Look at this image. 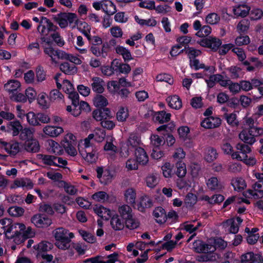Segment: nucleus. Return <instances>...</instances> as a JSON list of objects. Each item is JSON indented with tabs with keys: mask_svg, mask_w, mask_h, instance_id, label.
I'll return each instance as SVG.
<instances>
[{
	"mask_svg": "<svg viewBox=\"0 0 263 263\" xmlns=\"http://www.w3.org/2000/svg\"><path fill=\"white\" fill-rule=\"evenodd\" d=\"M166 101L169 106L172 108L179 109L182 107L181 100L178 96L169 97L166 99Z\"/></svg>",
	"mask_w": 263,
	"mask_h": 263,
	"instance_id": "nucleus-28",
	"label": "nucleus"
},
{
	"mask_svg": "<svg viewBox=\"0 0 263 263\" xmlns=\"http://www.w3.org/2000/svg\"><path fill=\"white\" fill-rule=\"evenodd\" d=\"M140 139L139 136L136 134H131L127 141L126 144L128 147L135 148L136 149L139 147L140 144Z\"/></svg>",
	"mask_w": 263,
	"mask_h": 263,
	"instance_id": "nucleus-29",
	"label": "nucleus"
},
{
	"mask_svg": "<svg viewBox=\"0 0 263 263\" xmlns=\"http://www.w3.org/2000/svg\"><path fill=\"white\" fill-rule=\"evenodd\" d=\"M176 167L177 168L176 175L179 178H183L186 173L185 163L182 161H178L176 162Z\"/></svg>",
	"mask_w": 263,
	"mask_h": 263,
	"instance_id": "nucleus-39",
	"label": "nucleus"
},
{
	"mask_svg": "<svg viewBox=\"0 0 263 263\" xmlns=\"http://www.w3.org/2000/svg\"><path fill=\"white\" fill-rule=\"evenodd\" d=\"M171 114L166 113L164 111H161L159 112L158 115L156 117V120L160 123H163L170 120Z\"/></svg>",
	"mask_w": 263,
	"mask_h": 263,
	"instance_id": "nucleus-57",
	"label": "nucleus"
},
{
	"mask_svg": "<svg viewBox=\"0 0 263 263\" xmlns=\"http://www.w3.org/2000/svg\"><path fill=\"white\" fill-rule=\"evenodd\" d=\"M17 91L10 96V98L12 101L17 102H25L26 101V96L22 93H18Z\"/></svg>",
	"mask_w": 263,
	"mask_h": 263,
	"instance_id": "nucleus-60",
	"label": "nucleus"
},
{
	"mask_svg": "<svg viewBox=\"0 0 263 263\" xmlns=\"http://www.w3.org/2000/svg\"><path fill=\"white\" fill-rule=\"evenodd\" d=\"M211 28L209 26H203L201 29L196 33V35L199 37H204L208 36L211 32Z\"/></svg>",
	"mask_w": 263,
	"mask_h": 263,
	"instance_id": "nucleus-64",
	"label": "nucleus"
},
{
	"mask_svg": "<svg viewBox=\"0 0 263 263\" xmlns=\"http://www.w3.org/2000/svg\"><path fill=\"white\" fill-rule=\"evenodd\" d=\"M79 233L87 242L93 243L96 241V238L92 234L82 230L79 231Z\"/></svg>",
	"mask_w": 263,
	"mask_h": 263,
	"instance_id": "nucleus-59",
	"label": "nucleus"
},
{
	"mask_svg": "<svg viewBox=\"0 0 263 263\" xmlns=\"http://www.w3.org/2000/svg\"><path fill=\"white\" fill-rule=\"evenodd\" d=\"M110 224L113 229L116 231L121 230L124 228V225L118 216H113L110 220Z\"/></svg>",
	"mask_w": 263,
	"mask_h": 263,
	"instance_id": "nucleus-40",
	"label": "nucleus"
},
{
	"mask_svg": "<svg viewBox=\"0 0 263 263\" xmlns=\"http://www.w3.org/2000/svg\"><path fill=\"white\" fill-rule=\"evenodd\" d=\"M153 215L159 223H163L166 221V214L164 209L161 207L156 208L153 212Z\"/></svg>",
	"mask_w": 263,
	"mask_h": 263,
	"instance_id": "nucleus-21",
	"label": "nucleus"
},
{
	"mask_svg": "<svg viewBox=\"0 0 263 263\" xmlns=\"http://www.w3.org/2000/svg\"><path fill=\"white\" fill-rule=\"evenodd\" d=\"M19 231L20 232H17V234L14 235V237L12 238V239H13L14 242L16 244H21V243H23L25 240L31 237V234H25L24 230Z\"/></svg>",
	"mask_w": 263,
	"mask_h": 263,
	"instance_id": "nucleus-33",
	"label": "nucleus"
},
{
	"mask_svg": "<svg viewBox=\"0 0 263 263\" xmlns=\"http://www.w3.org/2000/svg\"><path fill=\"white\" fill-rule=\"evenodd\" d=\"M116 51L118 54L122 55L125 62L128 61L129 60L132 59L130 52L128 49L122 46H117L116 48Z\"/></svg>",
	"mask_w": 263,
	"mask_h": 263,
	"instance_id": "nucleus-37",
	"label": "nucleus"
},
{
	"mask_svg": "<svg viewBox=\"0 0 263 263\" xmlns=\"http://www.w3.org/2000/svg\"><path fill=\"white\" fill-rule=\"evenodd\" d=\"M60 70L66 74L73 75L77 72L78 69L73 63L64 62L60 66Z\"/></svg>",
	"mask_w": 263,
	"mask_h": 263,
	"instance_id": "nucleus-18",
	"label": "nucleus"
},
{
	"mask_svg": "<svg viewBox=\"0 0 263 263\" xmlns=\"http://www.w3.org/2000/svg\"><path fill=\"white\" fill-rule=\"evenodd\" d=\"M53 247V245L47 241H42L39 243L37 247V253L36 257H40V255L51 250Z\"/></svg>",
	"mask_w": 263,
	"mask_h": 263,
	"instance_id": "nucleus-24",
	"label": "nucleus"
},
{
	"mask_svg": "<svg viewBox=\"0 0 263 263\" xmlns=\"http://www.w3.org/2000/svg\"><path fill=\"white\" fill-rule=\"evenodd\" d=\"M95 213L103 219L107 220L110 217V211L103 206H96L94 208Z\"/></svg>",
	"mask_w": 263,
	"mask_h": 263,
	"instance_id": "nucleus-34",
	"label": "nucleus"
},
{
	"mask_svg": "<svg viewBox=\"0 0 263 263\" xmlns=\"http://www.w3.org/2000/svg\"><path fill=\"white\" fill-rule=\"evenodd\" d=\"M53 236L55 239V245L60 249L65 250L70 247L71 238L74 237L71 232L60 227L53 231Z\"/></svg>",
	"mask_w": 263,
	"mask_h": 263,
	"instance_id": "nucleus-1",
	"label": "nucleus"
},
{
	"mask_svg": "<svg viewBox=\"0 0 263 263\" xmlns=\"http://www.w3.org/2000/svg\"><path fill=\"white\" fill-rule=\"evenodd\" d=\"M221 119L218 117H210L205 118L201 122V126L205 128H214L220 126Z\"/></svg>",
	"mask_w": 263,
	"mask_h": 263,
	"instance_id": "nucleus-10",
	"label": "nucleus"
},
{
	"mask_svg": "<svg viewBox=\"0 0 263 263\" xmlns=\"http://www.w3.org/2000/svg\"><path fill=\"white\" fill-rule=\"evenodd\" d=\"M190 66L194 67L195 70L204 68L205 70L209 71L211 73H214L215 70L213 66H205L204 64H200L199 60L195 59L190 60Z\"/></svg>",
	"mask_w": 263,
	"mask_h": 263,
	"instance_id": "nucleus-30",
	"label": "nucleus"
},
{
	"mask_svg": "<svg viewBox=\"0 0 263 263\" xmlns=\"http://www.w3.org/2000/svg\"><path fill=\"white\" fill-rule=\"evenodd\" d=\"M250 21L245 18L241 20L237 26V29L239 32H244L247 31L249 28Z\"/></svg>",
	"mask_w": 263,
	"mask_h": 263,
	"instance_id": "nucleus-53",
	"label": "nucleus"
},
{
	"mask_svg": "<svg viewBox=\"0 0 263 263\" xmlns=\"http://www.w3.org/2000/svg\"><path fill=\"white\" fill-rule=\"evenodd\" d=\"M110 110L107 108L96 109L92 112V117L97 121H103L111 116Z\"/></svg>",
	"mask_w": 263,
	"mask_h": 263,
	"instance_id": "nucleus-11",
	"label": "nucleus"
},
{
	"mask_svg": "<svg viewBox=\"0 0 263 263\" xmlns=\"http://www.w3.org/2000/svg\"><path fill=\"white\" fill-rule=\"evenodd\" d=\"M1 144L6 151L11 155H15L20 151L19 144L18 142H11L8 143L1 141Z\"/></svg>",
	"mask_w": 263,
	"mask_h": 263,
	"instance_id": "nucleus-13",
	"label": "nucleus"
},
{
	"mask_svg": "<svg viewBox=\"0 0 263 263\" xmlns=\"http://www.w3.org/2000/svg\"><path fill=\"white\" fill-rule=\"evenodd\" d=\"M205 20L208 23L214 25L219 22L220 17L216 13H211L207 15Z\"/></svg>",
	"mask_w": 263,
	"mask_h": 263,
	"instance_id": "nucleus-62",
	"label": "nucleus"
},
{
	"mask_svg": "<svg viewBox=\"0 0 263 263\" xmlns=\"http://www.w3.org/2000/svg\"><path fill=\"white\" fill-rule=\"evenodd\" d=\"M31 221L38 228L48 227L52 224L50 218L41 214L34 215L31 218Z\"/></svg>",
	"mask_w": 263,
	"mask_h": 263,
	"instance_id": "nucleus-6",
	"label": "nucleus"
},
{
	"mask_svg": "<svg viewBox=\"0 0 263 263\" xmlns=\"http://www.w3.org/2000/svg\"><path fill=\"white\" fill-rule=\"evenodd\" d=\"M206 185L208 188L211 191L219 192L223 188L222 183L215 177H212L209 179Z\"/></svg>",
	"mask_w": 263,
	"mask_h": 263,
	"instance_id": "nucleus-17",
	"label": "nucleus"
},
{
	"mask_svg": "<svg viewBox=\"0 0 263 263\" xmlns=\"http://www.w3.org/2000/svg\"><path fill=\"white\" fill-rule=\"evenodd\" d=\"M77 14L71 12H60L54 15L52 18L61 28H66L68 24H74L76 20Z\"/></svg>",
	"mask_w": 263,
	"mask_h": 263,
	"instance_id": "nucleus-2",
	"label": "nucleus"
},
{
	"mask_svg": "<svg viewBox=\"0 0 263 263\" xmlns=\"http://www.w3.org/2000/svg\"><path fill=\"white\" fill-rule=\"evenodd\" d=\"M195 251L199 253H212L216 250L213 245L205 243L201 240H196L193 243Z\"/></svg>",
	"mask_w": 263,
	"mask_h": 263,
	"instance_id": "nucleus-5",
	"label": "nucleus"
},
{
	"mask_svg": "<svg viewBox=\"0 0 263 263\" xmlns=\"http://www.w3.org/2000/svg\"><path fill=\"white\" fill-rule=\"evenodd\" d=\"M151 143L155 148L159 147L160 145H163L165 140L163 137H160L156 135H153L151 137Z\"/></svg>",
	"mask_w": 263,
	"mask_h": 263,
	"instance_id": "nucleus-47",
	"label": "nucleus"
},
{
	"mask_svg": "<svg viewBox=\"0 0 263 263\" xmlns=\"http://www.w3.org/2000/svg\"><path fill=\"white\" fill-rule=\"evenodd\" d=\"M240 261L241 263H263V257L260 254L249 252L241 255Z\"/></svg>",
	"mask_w": 263,
	"mask_h": 263,
	"instance_id": "nucleus-7",
	"label": "nucleus"
},
{
	"mask_svg": "<svg viewBox=\"0 0 263 263\" xmlns=\"http://www.w3.org/2000/svg\"><path fill=\"white\" fill-rule=\"evenodd\" d=\"M77 21H74V25L72 27V28H74L76 27H77L78 30L85 29L87 30H90V27L85 22H82L80 21L78 16H76Z\"/></svg>",
	"mask_w": 263,
	"mask_h": 263,
	"instance_id": "nucleus-55",
	"label": "nucleus"
},
{
	"mask_svg": "<svg viewBox=\"0 0 263 263\" xmlns=\"http://www.w3.org/2000/svg\"><path fill=\"white\" fill-rule=\"evenodd\" d=\"M224 117L229 125L232 126L238 125V122L236 120V115L235 114L232 113L229 114L226 113L224 114Z\"/></svg>",
	"mask_w": 263,
	"mask_h": 263,
	"instance_id": "nucleus-51",
	"label": "nucleus"
},
{
	"mask_svg": "<svg viewBox=\"0 0 263 263\" xmlns=\"http://www.w3.org/2000/svg\"><path fill=\"white\" fill-rule=\"evenodd\" d=\"M22 129V126L19 121L10 122L7 125V132L13 136L18 135Z\"/></svg>",
	"mask_w": 263,
	"mask_h": 263,
	"instance_id": "nucleus-16",
	"label": "nucleus"
},
{
	"mask_svg": "<svg viewBox=\"0 0 263 263\" xmlns=\"http://www.w3.org/2000/svg\"><path fill=\"white\" fill-rule=\"evenodd\" d=\"M102 10L108 15H112L117 11L116 6L108 0L103 1Z\"/></svg>",
	"mask_w": 263,
	"mask_h": 263,
	"instance_id": "nucleus-27",
	"label": "nucleus"
},
{
	"mask_svg": "<svg viewBox=\"0 0 263 263\" xmlns=\"http://www.w3.org/2000/svg\"><path fill=\"white\" fill-rule=\"evenodd\" d=\"M135 21L140 25L143 26L146 25L147 26H155L157 24V22L154 19H148L147 20L140 19L137 15L135 16Z\"/></svg>",
	"mask_w": 263,
	"mask_h": 263,
	"instance_id": "nucleus-49",
	"label": "nucleus"
},
{
	"mask_svg": "<svg viewBox=\"0 0 263 263\" xmlns=\"http://www.w3.org/2000/svg\"><path fill=\"white\" fill-rule=\"evenodd\" d=\"M35 130L33 128H25L21 130L20 137L23 140L33 139Z\"/></svg>",
	"mask_w": 263,
	"mask_h": 263,
	"instance_id": "nucleus-35",
	"label": "nucleus"
},
{
	"mask_svg": "<svg viewBox=\"0 0 263 263\" xmlns=\"http://www.w3.org/2000/svg\"><path fill=\"white\" fill-rule=\"evenodd\" d=\"M239 138L245 143L252 145L255 141V138L250 135L249 132L245 130L242 131L239 135Z\"/></svg>",
	"mask_w": 263,
	"mask_h": 263,
	"instance_id": "nucleus-38",
	"label": "nucleus"
},
{
	"mask_svg": "<svg viewBox=\"0 0 263 263\" xmlns=\"http://www.w3.org/2000/svg\"><path fill=\"white\" fill-rule=\"evenodd\" d=\"M199 44L203 47L210 48L213 50L216 51L221 45V41L216 37L205 38L202 39Z\"/></svg>",
	"mask_w": 263,
	"mask_h": 263,
	"instance_id": "nucleus-9",
	"label": "nucleus"
},
{
	"mask_svg": "<svg viewBox=\"0 0 263 263\" xmlns=\"http://www.w3.org/2000/svg\"><path fill=\"white\" fill-rule=\"evenodd\" d=\"M27 120L30 125L37 126L40 125L37 118V115L33 112H29L26 115Z\"/></svg>",
	"mask_w": 263,
	"mask_h": 263,
	"instance_id": "nucleus-52",
	"label": "nucleus"
},
{
	"mask_svg": "<svg viewBox=\"0 0 263 263\" xmlns=\"http://www.w3.org/2000/svg\"><path fill=\"white\" fill-rule=\"evenodd\" d=\"M218 157V153L215 148L210 147L207 149L205 159L208 162H211L216 160Z\"/></svg>",
	"mask_w": 263,
	"mask_h": 263,
	"instance_id": "nucleus-41",
	"label": "nucleus"
},
{
	"mask_svg": "<svg viewBox=\"0 0 263 263\" xmlns=\"http://www.w3.org/2000/svg\"><path fill=\"white\" fill-rule=\"evenodd\" d=\"M230 73V77L233 79H235L239 78L240 74L241 72V69L237 66H231L228 69Z\"/></svg>",
	"mask_w": 263,
	"mask_h": 263,
	"instance_id": "nucleus-56",
	"label": "nucleus"
},
{
	"mask_svg": "<svg viewBox=\"0 0 263 263\" xmlns=\"http://www.w3.org/2000/svg\"><path fill=\"white\" fill-rule=\"evenodd\" d=\"M119 212L122 217L125 219L133 216L132 210L130 207L127 205H123L119 208Z\"/></svg>",
	"mask_w": 263,
	"mask_h": 263,
	"instance_id": "nucleus-42",
	"label": "nucleus"
},
{
	"mask_svg": "<svg viewBox=\"0 0 263 263\" xmlns=\"http://www.w3.org/2000/svg\"><path fill=\"white\" fill-rule=\"evenodd\" d=\"M173 165L170 163H165L161 167L163 175L165 178L171 177L172 175Z\"/></svg>",
	"mask_w": 263,
	"mask_h": 263,
	"instance_id": "nucleus-54",
	"label": "nucleus"
},
{
	"mask_svg": "<svg viewBox=\"0 0 263 263\" xmlns=\"http://www.w3.org/2000/svg\"><path fill=\"white\" fill-rule=\"evenodd\" d=\"M4 89L9 93H14L21 91V83L17 80H11L4 85Z\"/></svg>",
	"mask_w": 263,
	"mask_h": 263,
	"instance_id": "nucleus-15",
	"label": "nucleus"
},
{
	"mask_svg": "<svg viewBox=\"0 0 263 263\" xmlns=\"http://www.w3.org/2000/svg\"><path fill=\"white\" fill-rule=\"evenodd\" d=\"M93 103L97 107L104 108L108 104V101L105 97L98 95L93 99Z\"/></svg>",
	"mask_w": 263,
	"mask_h": 263,
	"instance_id": "nucleus-43",
	"label": "nucleus"
},
{
	"mask_svg": "<svg viewBox=\"0 0 263 263\" xmlns=\"http://www.w3.org/2000/svg\"><path fill=\"white\" fill-rule=\"evenodd\" d=\"M135 156L137 161L142 165L146 164L148 161V157L144 149L141 147L137 148L135 150Z\"/></svg>",
	"mask_w": 263,
	"mask_h": 263,
	"instance_id": "nucleus-20",
	"label": "nucleus"
},
{
	"mask_svg": "<svg viewBox=\"0 0 263 263\" xmlns=\"http://www.w3.org/2000/svg\"><path fill=\"white\" fill-rule=\"evenodd\" d=\"M96 148L85 150L84 151L79 150V152L82 156L89 163L96 162L97 159Z\"/></svg>",
	"mask_w": 263,
	"mask_h": 263,
	"instance_id": "nucleus-14",
	"label": "nucleus"
},
{
	"mask_svg": "<svg viewBox=\"0 0 263 263\" xmlns=\"http://www.w3.org/2000/svg\"><path fill=\"white\" fill-rule=\"evenodd\" d=\"M124 196L127 202L131 204L135 203L136 194L133 188L127 189L125 192Z\"/></svg>",
	"mask_w": 263,
	"mask_h": 263,
	"instance_id": "nucleus-36",
	"label": "nucleus"
},
{
	"mask_svg": "<svg viewBox=\"0 0 263 263\" xmlns=\"http://www.w3.org/2000/svg\"><path fill=\"white\" fill-rule=\"evenodd\" d=\"M153 205L151 199L146 195L141 197L140 203L138 205V209L141 212H143L146 208H149Z\"/></svg>",
	"mask_w": 263,
	"mask_h": 263,
	"instance_id": "nucleus-26",
	"label": "nucleus"
},
{
	"mask_svg": "<svg viewBox=\"0 0 263 263\" xmlns=\"http://www.w3.org/2000/svg\"><path fill=\"white\" fill-rule=\"evenodd\" d=\"M26 187L31 189L33 187V183L31 180L28 178L17 179L14 181V186L12 187Z\"/></svg>",
	"mask_w": 263,
	"mask_h": 263,
	"instance_id": "nucleus-25",
	"label": "nucleus"
},
{
	"mask_svg": "<svg viewBox=\"0 0 263 263\" xmlns=\"http://www.w3.org/2000/svg\"><path fill=\"white\" fill-rule=\"evenodd\" d=\"M92 81L91 86L92 89L95 92L102 93L104 91L105 82L103 80L99 77H95L91 79Z\"/></svg>",
	"mask_w": 263,
	"mask_h": 263,
	"instance_id": "nucleus-12",
	"label": "nucleus"
},
{
	"mask_svg": "<svg viewBox=\"0 0 263 263\" xmlns=\"http://www.w3.org/2000/svg\"><path fill=\"white\" fill-rule=\"evenodd\" d=\"M156 79L158 81H164L169 84H172L174 82L173 78L170 75L166 73L158 74L156 77Z\"/></svg>",
	"mask_w": 263,
	"mask_h": 263,
	"instance_id": "nucleus-63",
	"label": "nucleus"
},
{
	"mask_svg": "<svg viewBox=\"0 0 263 263\" xmlns=\"http://www.w3.org/2000/svg\"><path fill=\"white\" fill-rule=\"evenodd\" d=\"M24 148L27 152L36 153L40 149L39 142L34 139L26 140L24 144Z\"/></svg>",
	"mask_w": 263,
	"mask_h": 263,
	"instance_id": "nucleus-22",
	"label": "nucleus"
},
{
	"mask_svg": "<svg viewBox=\"0 0 263 263\" xmlns=\"http://www.w3.org/2000/svg\"><path fill=\"white\" fill-rule=\"evenodd\" d=\"M108 196L105 192L100 191L93 194L92 198L98 202H103L108 198Z\"/></svg>",
	"mask_w": 263,
	"mask_h": 263,
	"instance_id": "nucleus-61",
	"label": "nucleus"
},
{
	"mask_svg": "<svg viewBox=\"0 0 263 263\" xmlns=\"http://www.w3.org/2000/svg\"><path fill=\"white\" fill-rule=\"evenodd\" d=\"M76 144L65 141L61 142V144L66 152L71 156H75L77 154V151L75 148Z\"/></svg>",
	"mask_w": 263,
	"mask_h": 263,
	"instance_id": "nucleus-31",
	"label": "nucleus"
},
{
	"mask_svg": "<svg viewBox=\"0 0 263 263\" xmlns=\"http://www.w3.org/2000/svg\"><path fill=\"white\" fill-rule=\"evenodd\" d=\"M37 157L39 159L42 160L44 164L48 165H57L55 162V156L43 154H38Z\"/></svg>",
	"mask_w": 263,
	"mask_h": 263,
	"instance_id": "nucleus-32",
	"label": "nucleus"
},
{
	"mask_svg": "<svg viewBox=\"0 0 263 263\" xmlns=\"http://www.w3.org/2000/svg\"><path fill=\"white\" fill-rule=\"evenodd\" d=\"M43 21L46 23L48 33L50 31H53L54 33L59 30V27L57 26L54 25L49 19L45 17H42L40 24L42 23Z\"/></svg>",
	"mask_w": 263,
	"mask_h": 263,
	"instance_id": "nucleus-50",
	"label": "nucleus"
},
{
	"mask_svg": "<svg viewBox=\"0 0 263 263\" xmlns=\"http://www.w3.org/2000/svg\"><path fill=\"white\" fill-rule=\"evenodd\" d=\"M8 212L13 216L18 217L23 215L24 210L21 207L14 206L9 208Z\"/></svg>",
	"mask_w": 263,
	"mask_h": 263,
	"instance_id": "nucleus-48",
	"label": "nucleus"
},
{
	"mask_svg": "<svg viewBox=\"0 0 263 263\" xmlns=\"http://www.w3.org/2000/svg\"><path fill=\"white\" fill-rule=\"evenodd\" d=\"M128 116L127 110L121 107L117 112V119L120 122H124Z\"/></svg>",
	"mask_w": 263,
	"mask_h": 263,
	"instance_id": "nucleus-58",
	"label": "nucleus"
},
{
	"mask_svg": "<svg viewBox=\"0 0 263 263\" xmlns=\"http://www.w3.org/2000/svg\"><path fill=\"white\" fill-rule=\"evenodd\" d=\"M39 211L41 213H46L49 215H52L54 213L51 205L45 203H41L40 204Z\"/></svg>",
	"mask_w": 263,
	"mask_h": 263,
	"instance_id": "nucleus-45",
	"label": "nucleus"
},
{
	"mask_svg": "<svg viewBox=\"0 0 263 263\" xmlns=\"http://www.w3.org/2000/svg\"><path fill=\"white\" fill-rule=\"evenodd\" d=\"M44 133L50 137H57L63 132V129L60 126H47L43 129Z\"/></svg>",
	"mask_w": 263,
	"mask_h": 263,
	"instance_id": "nucleus-23",
	"label": "nucleus"
},
{
	"mask_svg": "<svg viewBox=\"0 0 263 263\" xmlns=\"http://www.w3.org/2000/svg\"><path fill=\"white\" fill-rule=\"evenodd\" d=\"M48 46H45L44 48V53L51 58V60L52 63H57L55 57H57L59 59H70L69 55L65 52L60 50L54 49L50 45V42H47Z\"/></svg>",
	"mask_w": 263,
	"mask_h": 263,
	"instance_id": "nucleus-3",
	"label": "nucleus"
},
{
	"mask_svg": "<svg viewBox=\"0 0 263 263\" xmlns=\"http://www.w3.org/2000/svg\"><path fill=\"white\" fill-rule=\"evenodd\" d=\"M25 226L22 223H11L7 229H5L4 233L8 239H12L14 235L19 231L25 230Z\"/></svg>",
	"mask_w": 263,
	"mask_h": 263,
	"instance_id": "nucleus-8",
	"label": "nucleus"
},
{
	"mask_svg": "<svg viewBox=\"0 0 263 263\" xmlns=\"http://www.w3.org/2000/svg\"><path fill=\"white\" fill-rule=\"evenodd\" d=\"M236 148L237 151L233 152L232 154V158L239 161H241L244 159V158L248 157L247 154L250 153L251 151L250 146L243 143H238Z\"/></svg>",
	"mask_w": 263,
	"mask_h": 263,
	"instance_id": "nucleus-4",
	"label": "nucleus"
},
{
	"mask_svg": "<svg viewBox=\"0 0 263 263\" xmlns=\"http://www.w3.org/2000/svg\"><path fill=\"white\" fill-rule=\"evenodd\" d=\"M125 221L126 227L130 230H134L139 226V221L134 219L133 216L131 217L126 218Z\"/></svg>",
	"mask_w": 263,
	"mask_h": 263,
	"instance_id": "nucleus-46",
	"label": "nucleus"
},
{
	"mask_svg": "<svg viewBox=\"0 0 263 263\" xmlns=\"http://www.w3.org/2000/svg\"><path fill=\"white\" fill-rule=\"evenodd\" d=\"M146 183L147 186L153 188L158 183V180L156 174H149L146 178Z\"/></svg>",
	"mask_w": 263,
	"mask_h": 263,
	"instance_id": "nucleus-44",
	"label": "nucleus"
},
{
	"mask_svg": "<svg viewBox=\"0 0 263 263\" xmlns=\"http://www.w3.org/2000/svg\"><path fill=\"white\" fill-rule=\"evenodd\" d=\"M250 8L246 5H238L233 7V11L236 16L245 17L249 13Z\"/></svg>",
	"mask_w": 263,
	"mask_h": 263,
	"instance_id": "nucleus-19",
	"label": "nucleus"
}]
</instances>
